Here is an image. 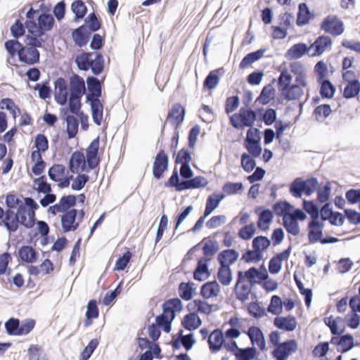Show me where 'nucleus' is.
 Listing matches in <instances>:
<instances>
[{"mask_svg":"<svg viewBox=\"0 0 360 360\" xmlns=\"http://www.w3.org/2000/svg\"><path fill=\"white\" fill-rule=\"evenodd\" d=\"M183 307L182 301L179 297L169 298L162 303V312L155 317V322L148 328L149 337L153 342H156L160 338V330L166 333L171 332L176 313L181 311Z\"/></svg>","mask_w":360,"mask_h":360,"instance_id":"f257e3e1","label":"nucleus"},{"mask_svg":"<svg viewBox=\"0 0 360 360\" xmlns=\"http://www.w3.org/2000/svg\"><path fill=\"white\" fill-rule=\"evenodd\" d=\"M100 136H98L91 141L86 148V159L81 150L74 151L68 161V169L72 174L82 172H89L96 169L100 164L99 155Z\"/></svg>","mask_w":360,"mask_h":360,"instance_id":"f03ea898","label":"nucleus"},{"mask_svg":"<svg viewBox=\"0 0 360 360\" xmlns=\"http://www.w3.org/2000/svg\"><path fill=\"white\" fill-rule=\"evenodd\" d=\"M186 112L185 108L181 103H174L169 110L167 118L162 125L160 136H164L165 129L167 122H169L174 127V134H180L179 128L184 121Z\"/></svg>","mask_w":360,"mask_h":360,"instance_id":"7ed1b4c3","label":"nucleus"},{"mask_svg":"<svg viewBox=\"0 0 360 360\" xmlns=\"http://www.w3.org/2000/svg\"><path fill=\"white\" fill-rule=\"evenodd\" d=\"M260 134L261 131L259 128L256 127L250 128L246 133L243 146L248 154L252 155L253 158L259 157L262 152Z\"/></svg>","mask_w":360,"mask_h":360,"instance_id":"20e7f679","label":"nucleus"},{"mask_svg":"<svg viewBox=\"0 0 360 360\" xmlns=\"http://www.w3.org/2000/svg\"><path fill=\"white\" fill-rule=\"evenodd\" d=\"M169 158L164 148H160L154 158L152 174L155 180L162 179L169 169Z\"/></svg>","mask_w":360,"mask_h":360,"instance_id":"39448f33","label":"nucleus"},{"mask_svg":"<svg viewBox=\"0 0 360 360\" xmlns=\"http://www.w3.org/2000/svg\"><path fill=\"white\" fill-rule=\"evenodd\" d=\"M251 115H254L253 109L243 105L238 112L230 116V124L237 130H243L247 127H250L249 122Z\"/></svg>","mask_w":360,"mask_h":360,"instance_id":"423d86ee","label":"nucleus"},{"mask_svg":"<svg viewBox=\"0 0 360 360\" xmlns=\"http://www.w3.org/2000/svg\"><path fill=\"white\" fill-rule=\"evenodd\" d=\"M321 30L333 36L337 37L345 31L344 22L337 15H328L320 24Z\"/></svg>","mask_w":360,"mask_h":360,"instance_id":"0eeeda50","label":"nucleus"},{"mask_svg":"<svg viewBox=\"0 0 360 360\" xmlns=\"http://www.w3.org/2000/svg\"><path fill=\"white\" fill-rule=\"evenodd\" d=\"M297 349V342L295 339H288L275 347L271 355L276 360H287Z\"/></svg>","mask_w":360,"mask_h":360,"instance_id":"6e6552de","label":"nucleus"},{"mask_svg":"<svg viewBox=\"0 0 360 360\" xmlns=\"http://www.w3.org/2000/svg\"><path fill=\"white\" fill-rule=\"evenodd\" d=\"M18 60L27 65H33L40 63V52L29 45L22 44L19 50Z\"/></svg>","mask_w":360,"mask_h":360,"instance_id":"1a4fd4ad","label":"nucleus"},{"mask_svg":"<svg viewBox=\"0 0 360 360\" xmlns=\"http://www.w3.org/2000/svg\"><path fill=\"white\" fill-rule=\"evenodd\" d=\"M255 212L258 215L257 226L262 231H267L274 219V212L264 206H257Z\"/></svg>","mask_w":360,"mask_h":360,"instance_id":"9d476101","label":"nucleus"},{"mask_svg":"<svg viewBox=\"0 0 360 360\" xmlns=\"http://www.w3.org/2000/svg\"><path fill=\"white\" fill-rule=\"evenodd\" d=\"M330 343L336 345L338 352L340 353L347 352L354 346V337L350 333L333 335Z\"/></svg>","mask_w":360,"mask_h":360,"instance_id":"9b49d317","label":"nucleus"},{"mask_svg":"<svg viewBox=\"0 0 360 360\" xmlns=\"http://www.w3.org/2000/svg\"><path fill=\"white\" fill-rule=\"evenodd\" d=\"M212 258H207L206 257H200L198 259L196 266L193 271V278L197 281H204L207 279L211 272L209 270V264Z\"/></svg>","mask_w":360,"mask_h":360,"instance_id":"f8f14e48","label":"nucleus"},{"mask_svg":"<svg viewBox=\"0 0 360 360\" xmlns=\"http://www.w3.org/2000/svg\"><path fill=\"white\" fill-rule=\"evenodd\" d=\"M233 291L237 300H240L241 302L243 303L249 299L252 290L250 289L248 284L244 283L242 271H238L237 272V278Z\"/></svg>","mask_w":360,"mask_h":360,"instance_id":"ddd939ff","label":"nucleus"},{"mask_svg":"<svg viewBox=\"0 0 360 360\" xmlns=\"http://www.w3.org/2000/svg\"><path fill=\"white\" fill-rule=\"evenodd\" d=\"M87 84V93L86 101L93 99H100L102 96V87L99 79L95 76H88L86 79Z\"/></svg>","mask_w":360,"mask_h":360,"instance_id":"4468645a","label":"nucleus"},{"mask_svg":"<svg viewBox=\"0 0 360 360\" xmlns=\"http://www.w3.org/2000/svg\"><path fill=\"white\" fill-rule=\"evenodd\" d=\"M54 98L56 102L64 105L68 99L67 82L65 78L60 77L54 81Z\"/></svg>","mask_w":360,"mask_h":360,"instance_id":"2eb2a0df","label":"nucleus"},{"mask_svg":"<svg viewBox=\"0 0 360 360\" xmlns=\"http://www.w3.org/2000/svg\"><path fill=\"white\" fill-rule=\"evenodd\" d=\"M16 257L18 260L26 264H32L39 258L38 252L31 245H22L19 248Z\"/></svg>","mask_w":360,"mask_h":360,"instance_id":"dca6fc26","label":"nucleus"},{"mask_svg":"<svg viewBox=\"0 0 360 360\" xmlns=\"http://www.w3.org/2000/svg\"><path fill=\"white\" fill-rule=\"evenodd\" d=\"M247 334L250 340L251 347H255V345H257L262 351L266 349L264 335L259 326H250Z\"/></svg>","mask_w":360,"mask_h":360,"instance_id":"f3484780","label":"nucleus"},{"mask_svg":"<svg viewBox=\"0 0 360 360\" xmlns=\"http://www.w3.org/2000/svg\"><path fill=\"white\" fill-rule=\"evenodd\" d=\"M332 39L329 36L325 34L319 36L310 46V49H314V52L310 54V56H320L328 47L332 46Z\"/></svg>","mask_w":360,"mask_h":360,"instance_id":"a211bd4d","label":"nucleus"},{"mask_svg":"<svg viewBox=\"0 0 360 360\" xmlns=\"http://www.w3.org/2000/svg\"><path fill=\"white\" fill-rule=\"evenodd\" d=\"M91 35L92 33L82 25L71 32V37L75 44L79 48H82L88 44Z\"/></svg>","mask_w":360,"mask_h":360,"instance_id":"6ab92c4d","label":"nucleus"},{"mask_svg":"<svg viewBox=\"0 0 360 360\" xmlns=\"http://www.w3.org/2000/svg\"><path fill=\"white\" fill-rule=\"evenodd\" d=\"M314 18V12L310 11L307 3L302 2L299 4L296 19V25L298 27H303L309 24Z\"/></svg>","mask_w":360,"mask_h":360,"instance_id":"aec40b11","label":"nucleus"},{"mask_svg":"<svg viewBox=\"0 0 360 360\" xmlns=\"http://www.w3.org/2000/svg\"><path fill=\"white\" fill-rule=\"evenodd\" d=\"M224 334L219 328H215L210 334L208 344L212 353L218 352L225 343Z\"/></svg>","mask_w":360,"mask_h":360,"instance_id":"412c9836","label":"nucleus"},{"mask_svg":"<svg viewBox=\"0 0 360 360\" xmlns=\"http://www.w3.org/2000/svg\"><path fill=\"white\" fill-rule=\"evenodd\" d=\"M2 217V223L9 233H15L20 225L17 214L13 210H6Z\"/></svg>","mask_w":360,"mask_h":360,"instance_id":"4be33fe9","label":"nucleus"},{"mask_svg":"<svg viewBox=\"0 0 360 360\" xmlns=\"http://www.w3.org/2000/svg\"><path fill=\"white\" fill-rule=\"evenodd\" d=\"M276 82L277 79L276 78H273L271 83L265 85L261 90V92L256 98L255 102L265 105L274 100L276 96V89L273 86V84Z\"/></svg>","mask_w":360,"mask_h":360,"instance_id":"5701e85b","label":"nucleus"},{"mask_svg":"<svg viewBox=\"0 0 360 360\" xmlns=\"http://www.w3.org/2000/svg\"><path fill=\"white\" fill-rule=\"evenodd\" d=\"M224 73V68H219L210 71L203 81V89L210 91L214 89L219 84L220 77Z\"/></svg>","mask_w":360,"mask_h":360,"instance_id":"b1692460","label":"nucleus"},{"mask_svg":"<svg viewBox=\"0 0 360 360\" xmlns=\"http://www.w3.org/2000/svg\"><path fill=\"white\" fill-rule=\"evenodd\" d=\"M274 325L278 329L292 332L296 328L297 323L294 316L288 315L287 316H276L274 319Z\"/></svg>","mask_w":360,"mask_h":360,"instance_id":"393cba45","label":"nucleus"},{"mask_svg":"<svg viewBox=\"0 0 360 360\" xmlns=\"http://www.w3.org/2000/svg\"><path fill=\"white\" fill-rule=\"evenodd\" d=\"M309 51L310 46H308L307 44L304 42H299L293 44L288 49L285 56L289 60H297L308 54Z\"/></svg>","mask_w":360,"mask_h":360,"instance_id":"a878e982","label":"nucleus"},{"mask_svg":"<svg viewBox=\"0 0 360 360\" xmlns=\"http://www.w3.org/2000/svg\"><path fill=\"white\" fill-rule=\"evenodd\" d=\"M238 252L233 248H228L221 251L217 255V261L221 266H231L238 259Z\"/></svg>","mask_w":360,"mask_h":360,"instance_id":"bb28decb","label":"nucleus"},{"mask_svg":"<svg viewBox=\"0 0 360 360\" xmlns=\"http://www.w3.org/2000/svg\"><path fill=\"white\" fill-rule=\"evenodd\" d=\"M202 323L198 311H192L184 316L181 319L182 327L189 331L198 329Z\"/></svg>","mask_w":360,"mask_h":360,"instance_id":"cd10ccee","label":"nucleus"},{"mask_svg":"<svg viewBox=\"0 0 360 360\" xmlns=\"http://www.w3.org/2000/svg\"><path fill=\"white\" fill-rule=\"evenodd\" d=\"M162 358L159 344L152 341L145 352L141 353L134 360H153V359H161Z\"/></svg>","mask_w":360,"mask_h":360,"instance_id":"c85d7f7f","label":"nucleus"},{"mask_svg":"<svg viewBox=\"0 0 360 360\" xmlns=\"http://www.w3.org/2000/svg\"><path fill=\"white\" fill-rule=\"evenodd\" d=\"M220 285L216 280L209 281L201 285L200 295L205 300H208L217 297L220 292Z\"/></svg>","mask_w":360,"mask_h":360,"instance_id":"c756f323","label":"nucleus"},{"mask_svg":"<svg viewBox=\"0 0 360 360\" xmlns=\"http://www.w3.org/2000/svg\"><path fill=\"white\" fill-rule=\"evenodd\" d=\"M178 292L181 299L185 301L191 300L196 294V287L192 281L181 282L179 284Z\"/></svg>","mask_w":360,"mask_h":360,"instance_id":"7c9ffc66","label":"nucleus"},{"mask_svg":"<svg viewBox=\"0 0 360 360\" xmlns=\"http://www.w3.org/2000/svg\"><path fill=\"white\" fill-rule=\"evenodd\" d=\"M281 96L287 101H292L299 100L304 94V91L302 88L290 84L289 86H283L280 89Z\"/></svg>","mask_w":360,"mask_h":360,"instance_id":"2f4dec72","label":"nucleus"},{"mask_svg":"<svg viewBox=\"0 0 360 360\" xmlns=\"http://www.w3.org/2000/svg\"><path fill=\"white\" fill-rule=\"evenodd\" d=\"M70 10L75 15L73 21L77 23L84 20L88 13V8L83 0L73 1L70 5Z\"/></svg>","mask_w":360,"mask_h":360,"instance_id":"473e14b6","label":"nucleus"},{"mask_svg":"<svg viewBox=\"0 0 360 360\" xmlns=\"http://www.w3.org/2000/svg\"><path fill=\"white\" fill-rule=\"evenodd\" d=\"M319 85V94L322 99H331L336 91L335 86L327 78L317 81Z\"/></svg>","mask_w":360,"mask_h":360,"instance_id":"72a5a7b5","label":"nucleus"},{"mask_svg":"<svg viewBox=\"0 0 360 360\" xmlns=\"http://www.w3.org/2000/svg\"><path fill=\"white\" fill-rule=\"evenodd\" d=\"M84 19V23L82 25L91 32L92 34L101 30L102 27V20L95 12L90 13Z\"/></svg>","mask_w":360,"mask_h":360,"instance_id":"f704fd0d","label":"nucleus"},{"mask_svg":"<svg viewBox=\"0 0 360 360\" xmlns=\"http://www.w3.org/2000/svg\"><path fill=\"white\" fill-rule=\"evenodd\" d=\"M347 84L344 87L342 96L345 99H352L359 96L360 93V81L354 78V80L346 82Z\"/></svg>","mask_w":360,"mask_h":360,"instance_id":"c9c22d12","label":"nucleus"},{"mask_svg":"<svg viewBox=\"0 0 360 360\" xmlns=\"http://www.w3.org/2000/svg\"><path fill=\"white\" fill-rule=\"evenodd\" d=\"M259 352L255 347L239 348L236 354V360H259Z\"/></svg>","mask_w":360,"mask_h":360,"instance_id":"e433bc0d","label":"nucleus"},{"mask_svg":"<svg viewBox=\"0 0 360 360\" xmlns=\"http://www.w3.org/2000/svg\"><path fill=\"white\" fill-rule=\"evenodd\" d=\"M70 85L71 92L77 94L79 96H83L85 89V82L84 79L77 74H73L70 77Z\"/></svg>","mask_w":360,"mask_h":360,"instance_id":"4c0bfd02","label":"nucleus"},{"mask_svg":"<svg viewBox=\"0 0 360 360\" xmlns=\"http://www.w3.org/2000/svg\"><path fill=\"white\" fill-rule=\"evenodd\" d=\"M104 58L101 53L96 52L95 53V58L90 59L89 69H91L93 76H98L101 75L104 70Z\"/></svg>","mask_w":360,"mask_h":360,"instance_id":"58836bf2","label":"nucleus"},{"mask_svg":"<svg viewBox=\"0 0 360 360\" xmlns=\"http://www.w3.org/2000/svg\"><path fill=\"white\" fill-rule=\"evenodd\" d=\"M294 209V207L287 200H279L274 204L272 207V212L274 214H276L278 217H282L289 215L288 212H291Z\"/></svg>","mask_w":360,"mask_h":360,"instance_id":"ea45409f","label":"nucleus"},{"mask_svg":"<svg viewBox=\"0 0 360 360\" xmlns=\"http://www.w3.org/2000/svg\"><path fill=\"white\" fill-rule=\"evenodd\" d=\"M333 110L330 104L323 103L316 106L313 110V115L316 121L322 122L330 116Z\"/></svg>","mask_w":360,"mask_h":360,"instance_id":"a19ab883","label":"nucleus"},{"mask_svg":"<svg viewBox=\"0 0 360 360\" xmlns=\"http://www.w3.org/2000/svg\"><path fill=\"white\" fill-rule=\"evenodd\" d=\"M217 278L220 283L227 286L233 281V273L231 266L219 265L217 270Z\"/></svg>","mask_w":360,"mask_h":360,"instance_id":"79ce46f5","label":"nucleus"},{"mask_svg":"<svg viewBox=\"0 0 360 360\" xmlns=\"http://www.w3.org/2000/svg\"><path fill=\"white\" fill-rule=\"evenodd\" d=\"M183 184H181L179 178V174L176 166L174 167L171 176L167 181H165L164 186L166 188H174L178 192L184 191V186Z\"/></svg>","mask_w":360,"mask_h":360,"instance_id":"37998d69","label":"nucleus"},{"mask_svg":"<svg viewBox=\"0 0 360 360\" xmlns=\"http://www.w3.org/2000/svg\"><path fill=\"white\" fill-rule=\"evenodd\" d=\"M302 207L311 219L316 220L321 215V205L314 202V200H304Z\"/></svg>","mask_w":360,"mask_h":360,"instance_id":"c03bdc74","label":"nucleus"},{"mask_svg":"<svg viewBox=\"0 0 360 360\" xmlns=\"http://www.w3.org/2000/svg\"><path fill=\"white\" fill-rule=\"evenodd\" d=\"M283 226L286 231L294 236H298L300 233L299 222L295 219H292L289 215L283 218Z\"/></svg>","mask_w":360,"mask_h":360,"instance_id":"a18cd8bd","label":"nucleus"},{"mask_svg":"<svg viewBox=\"0 0 360 360\" xmlns=\"http://www.w3.org/2000/svg\"><path fill=\"white\" fill-rule=\"evenodd\" d=\"M28 360H48L41 345L32 344L27 349Z\"/></svg>","mask_w":360,"mask_h":360,"instance_id":"49530a36","label":"nucleus"},{"mask_svg":"<svg viewBox=\"0 0 360 360\" xmlns=\"http://www.w3.org/2000/svg\"><path fill=\"white\" fill-rule=\"evenodd\" d=\"M247 311L250 316L256 319L266 315V309L258 301L250 302L247 306Z\"/></svg>","mask_w":360,"mask_h":360,"instance_id":"de8ad7c7","label":"nucleus"},{"mask_svg":"<svg viewBox=\"0 0 360 360\" xmlns=\"http://www.w3.org/2000/svg\"><path fill=\"white\" fill-rule=\"evenodd\" d=\"M304 179L301 177L295 178L289 185V192L292 196L300 198L304 193Z\"/></svg>","mask_w":360,"mask_h":360,"instance_id":"09e8293b","label":"nucleus"},{"mask_svg":"<svg viewBox=\"0 0 360 360\" xmlns=\"http://www.w3.org/2000/svg\"><path fill=\"white\" fill-rule=\"evenodd\" d=\"M271 243V242L267 236L261 235L253 238L252 246L253 250L260 251L264 254V252L270 247Z\"/></svg>","mask_w":360,"mask_h":360,"instance_id":"8fccbe9b","label":"nucleus"},{"mask_svg":"<svg viewBox=\"0 0 360 360\" xmlns=\"http://www.w3.org/2000/svg\"><path fill=\"white\" fill-rule=\"evenodd\" d=\"M37 25L42 30H51L56 25L54 17L52 15L39 14L37 18Z\"/></svg>","mask_w":360,"mask_h":360,"instance_id":"3c124183","label":"nucleus"},{"mask_svg":"<svg viewBox=\"0 0 360 360\" xmlns=\"http://www.w3.org/2000/svg\"><path fill=\"white\" fill-rule=\"evenodd\" d=\"M22 44L17 39H8L4 43V48L7 51L9 57L14 58L15 56L18 57L20 49Z\"/></svg>","mask_w":360,"mask_h":360,"instance_id":"603ef678","label":"nucleus"},{"mask_svg":"<svg viewBox=\"0 0 360 360\" xmlns=\"http://www.w3.org/2000/svg\"><path fill=\"white\" fill-rule=\"evenodd\" d=\"M91 56L92 53L91 52L82 51L76 56L75 63L79 70L87 71L89 70L90 58Z\"/></svg>","mask_w":360,"mask_h":360,"instance_id":"864d4df0","label":"nucleus"},{"mask_svg":"<svg viewBox=\"0 0 360 360\" xmlns=\"http://www.w3.org/2000/svg\"><path fill=\"white\" fill-rule=\"evenodd\" d=\"M4 327L8 335H20V319L15 317L9 318L5 323Z\"/></svg>","mask_w":360,"mask_h":360,"instance_id":"5fc2aeb1","label":"nucleus"},{"mask_svg":"<svg viewBox=\"0 0 360 360\" xmlns=\"http://www.w3.org/2000/svg\"><path fill=\"white\" fill-rule=\"evenodd\" d=\"M124 280H121L116 288L112 290L108 291L102 300V303L105 306L110 305L114 300L121 293L123 288Z\"/></svg>","mask_w":360,"mask_h":360,"instance_id":"6e6d98bb","label":"nucleus"},{"mask_svg":"<svg viewBox=\"0 0 360 360\" xmlns=\"http://www.w3.org/2000/svg\"><path fill=\"white\" fill-rule=\"evenodd\" d=\"M34 89L38 91L39 97L41 99H48L51 97L52 89L49 85V80L46 79L34 86Z\"/></svg>","mask_w":360,"mask_h":360,"instance_id":"4d7b16f0","label":"nucleus"},{"mask_svg":"<svg viewBox=\"0 0 360 360\" xmlns=\"http://www.w3.org/2000/svg\"><path fill=\"white\" fill-rule=\"evenodd\" d=\"M77 217V210L72 208L65 212L61 215V227L62 231L68 229V226H70L75 222Z\"/></svg>","mask_w":360,"mask_h":360,"instance_id":"13d9d810","label":"nucleus"},{"mask_svg":"<svg viewBox=\"0 0 360 360\" xmlns=\"http://www.w3.org/2000/svg\"><path fill=\"white\" fill-rule=\"evenodd\" d=\"M244 190V186L242 182L227 181L222 186L223 193L229 195L240 193Z\"/></svg>","mask_w":360,"mask_h":360,"instance_id":"bf43d9fd","label":"nucleus"},{"mask_svg":"<svg viewBox=\"0 0 360 360\" xmlns=\"http://www.w3.org/2000/svg\"><path fill=\"white\" fill-rule=\"evenodd\" d=\"M283 307V303L281 297L277 295H272L268 306V311L274 315H278L282 313Z\"/></svg>","mask_w":360,"mask_h":360,"instance_id":"052dcab7","label":"nucleus"},{"mask_svg":"<svg viewBox=\"0 0 360 360\" xmlns=\"http://www.w3.org/2000/svg\"><path fill=\"white\" fill-rule=\"evenodd\" d=\"M263 259V253H261L260 251H257L255 250H246L242 255L241 259L244 261L245 263H258Z\"/></svg>","mask_w":360,"mask_h":360,"instance_id":"680f3d73","label":"nucleus"},{"mask_svg":"<svg viewBox=\"0 0 360 360\" xmlns=\"http://www.w3.org/2000/svg\"><path fill=\"white\" fill-rule=\"evenodd\" d=\"M175 155L174 163L176 165L179 164L181 165H190V162L192 160V156L188 148L185 147L182 148L177 153H176Z\"/></svg>","mask_w":360,"mask_h":360,"instance_id":"e2e57ef3","label":"nucleus"},{"mask_svg":"<svg viewBox=\"0 0 360 360\" xmlns=\"http://www.w3.org/2000/svg\"><path fill=\"white\" fill-rule=\"evenodd\" d=\"M82 96L77 94L70 93L68 98V106L72 114L75 115L82 112Z\"/></svg>","mask_w":360,"mask_h":360,"instance_id":"0e129e2a","label":"nucleus"},{"mask_svg":"<svg viewBox=\"0 0 360 360\" xmlns=\"http://www.w3.org/2000/svg\"><path fill=\"white\" fill-rule=\"evenodd\" d=\"M66 133L68 139H74L78 132L79 128V120H77L75 116L67 117L66 119Z\"/></svg>","mask_w":360,"mask_h":360,"instance_id":"69168bd1","label":"nucleus"},{"mask_svg":"<svg viewBox=\"0 0 360 360\" xmlns=\"http://www.w3.org/2000/svg\"><path fill=\"white\" fill-rule=\"evenodd\" d=\"M240 161L241 167L245 172L248 173L251 172L255 168L257 167L256 166L257 162L255 158H253L252 155H250L247 153H243L241 154Z\"/></svg>","mask_w":360,"mask_h":360,"instance_id":"338daca9","label":"nucleus"},{"mask_svg":"<svg viewBox=\"0 0 360 360\" xmlns=\"http://www.w3.org/2000/svg\"><path fill=\"white\" fill-rule=\"evenodd\" d=\"M193 210V207L190 205L188 206H184L182 207L179 212L176 214V215L174 217V231L177 230V229L179 227V226L183 223V221L186 219V218L190 214V213Z\"/></svg>","mask_w":360,"mask_h":360,"instance_id":"774afa93","label":"nucleus"}]
</instances>
